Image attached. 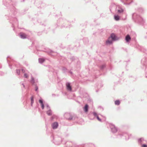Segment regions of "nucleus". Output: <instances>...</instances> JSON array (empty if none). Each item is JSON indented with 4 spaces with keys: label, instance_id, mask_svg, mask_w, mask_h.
I'll list each match as a JSON object with an SVG mask.
<instances>
[{
    "label": "nucleus",
    "instance_id": "nucleus-1",
    "mask_svg": "<svg viewBox=\"0 0 147 147\" xmlns=\"http://www.w3.org/2000/svg\"><path fill=\"white\" fill-rule=\"evenodd\" d=\"M58 126V123L57 122H55L52 125V127L53 129H56Z\"/></svg>",
    "mask_w": 147,
    "mask_h": 147
},
{
    "label": "nucleus",
    "instance_id": "nucleus-2",
    "mask_svg": "<svg viewBox=\"0 0 147 147\" xmlns=\"http://www.w3.org/2000/svg\"><path fill=\"white\" fill-rule=\"evenodd\" d=\"M66 86L67 89L70 91H71L72 88L71 86L70 85V84L69 83H67L66 84Z\"/></svg>",
    "mask_w": 147,
    "mask_h": 147
},
{
    "label": "nucleus",
    "instance_id": "nucleus-3",
    "mask_svg": "<svg viewBox=\"0 0 147 147\" xmlns=\"http://www.w3.org/2000/svg\"><path fill=\"white\" fill-rule=\"evenodd\" d=\"M112 39L111 38L109 37L108 40L106 41V43L107 45L110 44L112 43Z\"/></svg>",
    "mask_w": 147,
    "mask_h": 147
},
{
    "label": "nucleus",
    "instance_id": "nucleus-4",
    "mask_svg": "<svg viewBox=\"0 0 147 147\" xmlns=\"http://www.w3.org/2000/svg\"><path fill=\"white\" fill-rule=\"evenodd\" d=\"M20 35L21 38L23 39L27 37V35L23 33H20Z\"/></svg>",
    "mask_w": 147,
    "mask_h": 147
},
{
    "label": "nucleus",
    "instance_id": "nucleus-5",
    "mask_svg": "<svg viewBox=\"0 0 147 147\" xmlns=\"http://www.w3.org/2000/svg\"><path fill=\"white\" fill-rule=\"evenodd\" d=\"M110 38H111L112 40H116V37L115 34H111V37Z\"/></svg>",
    "mask_w": 147,
    "mask_h": 147
},
{
    "label": "nucleus",
    "instance_id": "nucleus-6",
    "mask_svg": "<svg viewBox=\"0 0 147 147\" xmlns=\"http://www.w3.org/2000/svg\"><path fill=\"white\" fill-rule=\"evenodd\" d=\"M111 130L112 131L113 133L116 132L117 131V128L115 126H113L111 128Z\"/></svg>",
    "mask_w": 147,
    "mask_h": 147
},
{
    "label": "nucleus",
    "instance_id": "nucleus-7",
    "mask_svg": "<svg viewBox=\"0 0 147 147\" xmlns=\"http://www.w3.org/2000/svg\"><path fill=\"white\" fill-rule=\"evenodd\" d=\"M88 105H86L85 107L84 108V110L85 112H87L88 111Z\"/></svg>",
    "mask_w": 147,
    "mask_h": 147
},
{
    "label": "nucleus",
    "instance_id": "nucleus-8",
    "mask_svg": "<svg viewBox=\"0 0 147 147\" xmlns=\"http://www.w3.org/2000/svg\"><path fill=\"white\" fill-rule=\"evenodd\" d=\"M131 40V38L128 35H127L125 37V40L127 42H129Z\"/></svg>",
    "mask_w": 147,
    "mask_h": 147
},
{
    "label": "nucleus",
    "instance_id": "nucleus-9",
    "mask_svg": "<svg viewBox=\"0 0 147 147\" xmlns=\"http://www.w3.org/2000/svg\"><path fill=\"white\" fill-rule=\"evenodd\" d=\"M119 16L118 15H115L114 16V19L117 21H118L119 20Z\"/></svg>",
    "mask_w": 147,
    "mask_h": 147
},
{
    "label": "nucleus",
    "instance_id": "nucleus-10",
    "mask_svg": "<svg viewBox=\"0 0 147 147\" xmlns=\"http://www.w3.org/2000/svg\"><path fill=\"white\" fill-rule=\"evenodd\" d=\"M39 102L40 103L41 107L42 109H43L44 108V105L43 103L42 100H39Z\"/></svg>",
    "mask_w": 147,
    "mask_h": 147
},
{
    "label": "nucleus",
    "instance_id": "nucleus-11",
    "mask_svg": "<svg viewBox=\"0 0 147 147\" xmlns=\"http://www.w3.org/2000/svg\"><path fill=\"white\" fill-rule=\"evenodd\" d=\"M34 97L33 96H32L31 97V106H32V105L34 102Z\"/></svg>",
    "mask_w": 147,
    "mask_h": 147
},
{
    "label": "nucleus",
    "instance_id": "nucleus-12",
    "mask_svg": "<svg viewBox=\"0 0 147 147\" xmlns=\"http://www.w3.org/2000/svg\"><path fill=\"white\" fill-rule=\"evenodd\" d=\"M39 62L40 63H42L45 61V59L42 58H40L39 59Z\"/></svg>",
    "mask_w": 147,
    "mask_h": 147
},
{
    "label": "nucleus",
    "instance_id": "nucleus-13",
    "mask_svg": "<svg viewBox=\"0 0 147 147\" xmlns=\"http://www.w3.org/2000/svg\"><path fill=\"white\" fill-rule=\"evenodd\" d=\"M115 102V105H119L120 104V102L119 100H116Z\"/></svg>",
    "mask_w": 147,
    "mask_h": 147
},
{
    "label": "nucleus",
    "instance_id": "nucleus-14",
    "mask_svg": "<svg viewBox=\"0 0 147 147\" xmlns=\"http://www.w3.org/2000/svg\"><path fill=\"white\" fill-rule=\"evenodd\" d=\"M47 114L49 115H52V113L51 111L50 110H48L47 111Z\"/></svg>",
    "mask_w": 147,
    "mask_h": 147
},
{
    "label": "nucleus",
    "instance_id": "nucleus-15",
    "mask_svg": "<svg viewBox=\"0 0 147 147\" xmlns=\"http://www.w3.org/2000/svg\"><path fill=\"white\" fill-rule=\"evenodd\" d=\"M24 77L25 78H28V75L27 74L24 73Z\"/></svg>",
    "mask_w": 147,
    "mask_h": 147
},
{
    "label": "nucleus",
    "instance_id": "nucleus-16",
    "mask_svg": "<svg viewBox=\"0 0 147 147\" xmlns=\"http://www.w3.org/2000/svg\"><path fill=\"white\" fill-rule=\"evenodd\" d=\"M123 9H121L120 10H118V12L119 13H121L122 12H123Z\"/></svg>",
    "mask_w": 147,
    "mask_h": 147
},
{
    "label": "nucleus",
    "instance_id": "nucleus-17",
    "mask_svg": "<svg viewBox=\"0 0 147 147\" xmlns=\"http://www.w3.org/2000/svg\"><path fill=\"white\" fill-rule=\"evenodd\" d=\"M97 119H98V120L99 121H101V120L100 119L99 117H98V116H97Z\"/></svg>",
    "mask_w": 147,
    "mask_h": 147
},
{
    "label": "nucleus",
    "instance_id": "nucleus-18",
    "mask_svg": "<svg viewBox=\"0 0 147 147\" xmlns=\"http://www.w3.org/2000/svg\"><path fill=\"white\" fill-rule=\"evenodd\" d=\"M142 147H147V145L145 144H143L142 146Z\"/></svg>",
    "mask_w": 147,
    "mask_h": 147
},
{
    "label": "nucleus",
    "instance_id": "nucleus-19",
    "mask_svg": "<svg viewBox=\"0 0 147 147\" xmlns=\"http://www.w3.org/2000/svg\"><path fill=\"white\" fill-rule=\"evenodd\" d=\"M17 72L18 74H19L20 72V70H17Z\"/></svg>",
    "mask_w": 147,
    "mask_h": 147
},
{
    "label": "nucleus",
    "instance_id": "nucleus-20",
    "mask_svg": "<svg viewBox=\"0 0 147 147\" xmlns=\"http://www.w3.org/2000/svg\"><path fill=\"white\" fill-rule=\"evenodd\" d=\"M22 72L23 73H24L25 72V70L23 69H22Z\"/></svg>",
    "mask_w": 147,
    "mask_h": 147
},
{
    "label": "nucleus",
    "instance_id": "nucleus-21",
    "mask_svg": "<svg viewBox=\"0 0 147 147\" xmlns=\"http://www.w3.org/2000/svg\"><path fill=\"white\" fill-rule=\"evenodd\" d=\"M93 114L94 116H97V114L96 113H94Z\"/></svg>",
    "mask_w": 147,
    "mask_h": 147
},
{
    "label": "nucleus",
    "instance_id": "nucleus-22",
    "mask_svg": "<svg viewBox=\"0 0 147 147\" xmlns=\"http://www.w3.org/2000/svg\"><path fill=\"white\" fill-rule=\"evenodd\" d=\"M69 119L71 120L72 119V117L71 116V118H68Z\"/></svg>",
    "mask_w": 147,
    "mask_h": 147
},
{
    "label": "nucleus",
    "instance_id": "nucleus-23",
    "mask_svg": "<svg viewBox=\"0 0 147 147\" xmlns=\"http://www.w3.org/2000/svg\"><path fill=\"white\" fill-rule=\"evenodd\" d=\"M38 88L36 87V90H35L36 91H37L38 90Z\"/></svg>",
    "mask_w": 147,
    "mask_h": 147
},
{
    "label": "nucleus",
    "instance_id": "nucleus-24",
    "mask_svg": "<svg viewBox=\"0 0 147 147\" xmlns=\"http://www.w3.org/2000/svg\"><path fill=\"white\" fill-rule=\"evenodd\" d=\"M31 79L32 80H34V78H32Z\"/></svg>",
    "mask_w": 147,
    "mask_h": 147
},
{
    "label": "nucleus",
    "instance_id": "nucleus-25",
    "mask_svg": "<svg viewBox=\"0 0 147 147\" xmlns=\"http://www.w3.org/2000/svg\"><path fill=\"white\" fill-rule=\"evenodd\" d=\"M141 139H141H141H140V141H141Z\"/></svg>",
    "mask_w": 147,
    "mask_h": 147
}]
</instances>
